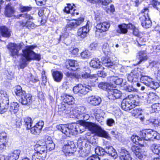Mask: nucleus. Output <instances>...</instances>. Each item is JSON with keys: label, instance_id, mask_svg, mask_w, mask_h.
<instances>
[{"label": "nucleus", "instance_id": "72a5a7b5", "mask_svg": "<svg viewBox=\"0 0 160 160\" xmlns=\"http://www.w3.org/2000/svg\"><path fill=\"white\" fill-rule=\"evenodd\" d=\"M90 66L95 68H99L101 66V62L98 58L92 60L90 63Z\"/></svg>", "mask_w": 160, "mask_h": 160}, {"label": "nucleus", "instance_id": "e433bc0d", "mask_svg": "<svg viewBox=\"0 0 160 160\" xmlns=\"http://www.w3.org/2000/svg\"><path fill=\"white\" fill-rule=\"evenodd\" d=\"M137 57L140 60L138 64L144 60H146L147 59V56L146 55V51H141L140 52L137 54Z\"/></svg>", "mask_w": 160, "mask_h": 160}, {"label": "nucleus", "instance_id": "c9c22d12", "mask_svg": "<svg viewBox=\"0 0 160 160\" xmlns=\"http://www.w3.org/2000/svg\"><path fill=\"white\" fill-rule=\"evenodd\" d=\"M140 81L141 82L144 83L146 85L148 86L151 81H152V78L147 76L143 75L141 73V74Z\"/></svg>", "mask_w": 160, "mask_h": 160}, {"label": "nucleus", "instance_id": "393cba45", "mask_svg": "<svg viewBox=\"0 0 160 160\" xmlns=\"http://www.w3.org/2000/svg\"><path fill=\"white\" fill-rule=\"evenodd\" d=\"M15 12L14 8L11 6V3H8L6 5L5 12V15L6 17H12L14 15Z\"/></svg>", "mask_w": 160, "mask_h": 160}, {"label": "nucleus", "instance_id": "f257e3e1", "mask_svg": "<svg viewBox=\"0 0 160 160\" xmlns=\"http://www.w3.org/2000/svg\"><path fill=\"white\" fill-rule=\"evenodd\" d=\"M36 47V45L27 46L25 48L22 50L23 57L20 62L19 65V68L23 69L28 64V61L32 60L39 61L41 59L40 55L33 51V49Z\"/></svg>", "mask_w": 160, "mask_h": 160}, {"label": "nucleus", "instance_id": "09e8293b", "mask_svg": "<svg viewBox=\"0 0 160 160\" xmlns=\"http://www.w3.org/2000/svg\"><path fill=\"white\" fill-rule=\"evenodd\" d=\"M148 86L155 90L159 88L160 85L158 82H154L152 80L151 81Z\"/></svg>", "mask_w": 160, "mask_h": 160}, {"label": "nucleus", "instance_id": "dca6fc26", "mask_svg": "<svg viewBox=\"0 0 160 160\" xmlns=\"http://www.w3.org/2000/svg\"><path fill=\"white\" fill-rule=\"evenodd\" d=\"M132 151L134 153L136 156L140 160H144L147 157L146 152L142 151L137 146H132L131 148Z\"/></svg>", "mask_w": 160, "mask_h": 160}, {"label": "nucleus", "instance_id": "8fccbe9b", "mask_svg": "<svg viewBox=\"0 0 160 160\" xmlns=\"http://www.w3.org/2000/svg\"><path fill=\"white\" fill-rule=\"evenodd\" d=\"M151 139L152 140L153 139H159L160 138V136L159 134L156 132L151 130Z\"/></svg>", "mask_w": 160, "mask_h": 160}, {"label": "nucleus", "instance_id": "c756f323", "mask_svg": "<svg viewBox=\"0 0 160 160\" xmlns=\"http://www.w3.org/2000/svg\"><path fill=\"white\" fill-rule=\"evenodd\" d=\"M110 26L109 23L105 22L102 23H98L96 26V28L101 29L103 32H104L108 30Z\"/></svg>", "mask_w": 160, "mask_h": 160}, {"label": "nucleus", "instance_id": "680f3d73", "mask_svg": "<svg viewBox=\"0 0 160 160\" xmlns=\"http://www.w3.org/2000/svg\"><path fill=\"white\" fill-rule=\"evenodd\" d=\"M46 147V150H49L51 151L54 149L55 147V144L54 143H52L47 146H45Z\"/></svg>", "mask_w": 160, "mask_h": 160}, {"label": "nucleus", "instance_id": "a19ab883", "mask_svg": "<svg viewBox=\"0 0 160 160\" xmlns=\"http://www.w3.org/2000/svg\"><path fill=\"white\" fill-rule=\"evenodd\" d=\"M102 50L105 55H110L111 51L110 50L109 45L107 43H104L102 46Z\"/></svg>", "mask_w": 160, "mask_h": 160}, {"label": "nucleus", "instance_id": "4d7b16f0", "mask_svg": "<svg viewBox=\"0 0 160 160\" xmlns=\"http://www.w3.org/2000/svg\"><path fill=\"white\" fill-rule=\"evenodd\" d=\"M90 74L86 72H81L79 75L80 78H83L84 79H86L88 78Z\"/></svg>", "mask_w": 160, "mask_h": 160}, {"label": "nucleus", "instance_id": "864d4df0", "mask_svg": "<svg viewBox=\"0 0 160 160\" xmlns=\"http://www.w3.org/2000/svg\"><path fill=\"white\" fill-rule=\"evenodd\" d=\"M158 108H160V104L159 103H155L152 105L151 108V112L153 113L156 112Z\"/></svg>", "mask_w": 160, "mask_h": 160}, {"label": "nucleus", "instance_id": "5fc2aeb1", "mask_svg": "<svg viewBox=\"0 0 160 160\" xmlns=\"http://www.w3.org/2000/svg\"><path fill=\"white\" fill-rule=\"evenodd\" d=\"M152 5L153 7L156 8L159 11L160 9L159 7L160 6V2L155 0H153L152 2Z\"/></svg>", "mask_w": 160, "mask_h": 160}, {"label": "nucleus", "instance_id": "4468645a", "mask_svg": "<svg viewBox=\"0 0 160 160\" xmlns=\"http://www.w3.org/2000/svg\"><path fill=\"white\" fill-rule=\"evenodd\" d=\"M58 112H62L66 114H69L71 115H73L74 117H77L76 113H75V111L72 110V107L66 104L62 103L58 105Z\"/></svg>", "mask_w": 160, "mask_h": 160}, {"label": "nucleus", "instance_id": "c03bdc74", "mask_svg": "<svg viewBox=\"0 0 160 160\" xmlns=\"http://www.w3.org/2000/svg\"><path fill=\"white\" fill-rule=\"evenodd\" d=\"M106 147L104 149L99 147H97L95 150L96 154L98 155L102 156L104 154L106 153Z\"/></svg>", "mask_w": 160, "mask_h": 160}, {"label": "nucleus", "instance_id": "20e7f679", "mask_svg": "<svg viewBox=\"0 0 160 160\" xmlns=\"http://www.w3.org/2000/svg\"><path fill=\"white\" fill-rule=\"evenodd\" d=\"M84 18H80L77 19L69 21L64 29L62 35L60 36V38L62 37L67 38L69 35L68 31L74 29L79 26L84 21Z\"/></svg>", "mask_w": 160, "mask_h": 160}, {"label": "nucleus", "instance_id": "a18cd8bd", "mask_svg": "<svg viewBox=\"0 0 160 160\" xmlns=\"http://www.w3.org/2000/svg\"><path fill=\"white\" fill-rule=\"evenodd\" d=\"M91 55V53L88 50H85L82 52L80 54V56L83 59L89 58Z\"/></svg>", "mask_w": 160, "mask_h": 160}, {"label": "nucleus", "instance_id": "1a4fd4ad", "mask_svg": "<svg viewBox=\"0 0 160 160\" xmlns=\"http://www.w3.org/2000/svg\"><path fill=\"white\" fill-rule=\"evenodd\" d=\"M138 102L134 100V98H127L123 100L121 103V107L123 110L128 111L138 105Z\"/></svg>", "mask_w": 160, "mask_h": 160}, {"label": "nucleus", "instance_id": "6ab92c4d", "mask_svg": "<svg viewBox=\"0 0 160 160\" xmlns=\"http://www.w3.org/2000/svg\"><path fill=\"white\" fill-rule=\"evenodd\" d=\"M108 92V97L109 99L114 100L119 98L122 96L121 92L117 89L109 90Z\"/></svg>", "mask_w": 160, "mask_h": 160}, {"label": "nucleus", "instance_id": "a211bd4d", "mask_svg": "<svg viewBox=\"0 0 160 160\" xmlns=\"http://www.w3.org/2000/svg\"><path fill=\"white\" fill-rule=\"evenodd\" d=\"M8 142L6 133L2 132L0 134V152H2L6 149Z\"/></svg>", "mask_w": 160, "mask_h": 160}, {"label": "nucleus", "instance_id": "a878e982", "mask_svg": "<svg viewBox=\"0 0 160 160\" xmlns=\"http://www.w3.org/2000/svg\"><path fill=\"white\" fill-rule=\"evenodd\" d=\"M20 151L16 150L9 153L6 158L7 160H17L19 158Z\"/></svg>", "mask_w": 160, "mask_h": 160}, {"label": "nucleus", "instance_id": "7c9ffc66", "mask_svg": "<svg viewBox=\"0 0 160 160\" xmlns=\"http://www.w3.org/2000/svg\"><path fill=\"white\" fill-rule=\"evenodd\" d=\"M0 36L2 37L8 38L10 36V32L8 28L5 26L0 27Z\"/></svg>", "mask_w": 160, "mask_h": 160}, {"label": "nucleus", "instance_id": "6e6552de", "mask_svg": "<svg viewBox=\"0 0 160 160\" xmlns=\"http://www.w3.org/2000/svg\"><path fill=\"white\" fill-rule=\"evenodd\" d=\"M83 138H78L77 142L78 147L79 148V152L82 157L86 156L88 153L90 151V146L87 145L84 142Z\"/></svg>", "mask_w": 160, "mask_h": 160}, {"label": "nucleus", "instance_id": "13d9d810", "mask_svg": "<svg viewBox=\"0 0 160 160\" xmlns=\"http://www.w3.org/2000/svg\"><path fill=\"white\" fill-rule=\"evenodd\" d=\"M32 9V7L28 6H23L21 7L20 10L21 12H25L30 11Z\"/></svg>", "mask_w": 160, "mask_h": 160}, {"label": "nucleus", "instance_id": "49530a36", "mask_svg": "<svg viewBox=\"0 0 160 160\" xmlns=\"http://www.w3.org/2000/svg\"><path fill=\"white\" fill-rule=\"evenodd\" d=\"M150 125H152L154 127H158L160 125V120L158 119H151L149 120Z\"/></svg>", "mask_w": 160, "mask_h": 160}, {"label": "nucleus", "instance_id": "f03ea898", "mask_svg": "<svg viewBox=\"0 0 160 160\" xmlns=\"http://www.w3.org/2000/svg\"><path fill=\"white\" fill-rule=\"evenodd\" d=\"M83 125L96 136L107 138L108 134L101 127L95 123L88 122H83Z\"/></svg>", "mask_w": 160, "mask_h": 160}, {"label": "nucleus", "instance_id": "473e14b6", "mask_svg": "<svg viewBox=\"0 0 160 160\" xmlns=\"http://www.w3.org/2000/svg\"><path fill=\"white\" fill-rule=\"evenodd\" d=\"M19 110L18 103L17 102H13L10 104L9 107V111L12 114H15Z\"/></svg>", "mask_w": 160, "mask_h": 160}, {"label": "nucleus", "instance_id": "4be33fe9", "mask_svg": "<svg viewBox=\"0 0 160 160\" xmlns=\"http://www.w3.org/2000/svg\"><path fill=\"white\" fill-rule=\"evenodd\" d=\"M120 160H132L128 152L124 148H122L119 151Z\"/></svg>", "mask_w": 160, "mask_h": 160}, {"label": "nucleus", "instance_id": "58836bf2", "mask_svg": "<svg viewBox=\"0 0 160 160\" xmlns=\"http://www.w3.org/2000/svg\"><path fill=\"white\" fill-rule=\"evenodd\" d=\"M111 82L113 84H115L116 85H121L123 81V79L122 78H118L117 77H112L110 78Z\"/></svg>", "mask_w": 160, "mask_h": 160}, {"label": "nucleus", "instance_id": "f704fd0d", "mask_svg": "<svg viewBox=\"0 0 160 160\" xmlns=\"http://www.w3.org/2000/svg\"><path fill=\"white\" fill-rule=\"evenodd\" d=\"M88 78L90 79L88 83L92 86H94L98 82L97 75L96 74H90Z\"/></svg>", "mask_w": 160, "mask_h": 160}, {"label": "nucleus", "instance_id": "37998d69", "mask_svg": "<svg viewBox=\"0 0 160 160\" xmlns=\"http://www.w3.org/2000/svg\"><path fill=\"white\" fill-rule=\"evenodd\" d=\"M152 149L153 152L157 155L160 154V144L154 143L152 145Z\"/></svg>", "mask_w": 160, "mask_h": 160}, {"label": "nucleus", "instance_id": "aec40b11", "mask_svg": "<svg viewBox=\"0 0 160 160\" xmlns=\"http://www.w3.org/2000/svg\"><path fill=\"white\" fill-rule=\"evenodd\" d=\"M89 26L87 23L85 26L78 29L77 35L81 39H83L87 36V33L89 32Z\"/></svg>", "mask_w": 160, "mask_h": 160}, {"label": "nucleus", "instance_id": "7ed1b4c3", "mask_svg": "<svg viewBox=\"0 0 160 160\" xmlns=\"http://www.w3.org/2000/svg\"><path fill=\"white\" fill-rule=\"evenodd\" d=\"M14 92L17 96L20 97V102L22 105H28L31 103V95L29 94H26L25 91L22 90L20 86H16Z\"/></svg>", "mask_w": 160, "mask_h": 160}, {"label": "nucleus", "instance_id": "603ef678", "mask_svg": "<svg viewBox=\"0 0 160 160\" xmlns=\"http://www.w3.org/2000/svg\"><path fill=\"white\" fill-rule=\"evenodd\" d=\"M67 6L65 7L64 9V11L67 13H71V11L73 9V8L71 4H67Z\"/></svg>", "mask_w": 160, "mask_h": 160}, {"label": "nucleus", "instance_id": "4c0bfd02", "mask_svg": "<svg viewBox=\"0 0 160 160\" xmlns=\"http://www.w3.org/2000/svg\"><path fill=\"white\" fill-rule=\"evenodd\" d=\"M69 65L71 67L70 69L72 71H75L77 70L78 68V64L77 61L72 60H70L68 61Z\"/></svg>", "mask_w": 160, "mask_h": 160}, {"label": "nucleus", "instance_id": "b1692460", "mask_svg": "<svg viewBox=\"0 0 160 160\" xmlns=\"http://www.w3.org/2000/svg\"><path fill=\"white\" fill-rule=\"evenodd\" d=\"M151 129H145L142 130L140 132V136L142 140L143 139L148 141L151 139Z\"/></svg>", "mask_w": 160, "mask_h": 160}, {"label": "nucleus", "instance_id": "39448f33", "mask_svg": "<svg viewBox=\"0 0 160 160\" xmlns=\"http://www.w3.org/2000/svg\"><path fill=\"white\" fill-rule=\"evenodd\" d=\"M62 142L64 145L62 151L66 156H71L76 151L77 148L73 141L65 138L62 140Z\"/></svg>", "mask_w": 160, "mask_h": 160}, {"label": "nucleus", "instance_id": "9d476101", "mask_svg": "<svg viewBox=\"0 0 160 160\" xmlns=\"http://www.w3.org/2000/svg\"><path fill=\"white\" fill-rule=\"evenodd\" d=\"M149 9L148 8L145 7L141 11L142 13H144V15L141 17L139 19L141 22L142 26L146 28H150L152 24V22L150 20L148 16Z\"/></svg>", "mask_w": 160, "mask_h": 160}, {"label": "nucleus", "instance_id": "de8ad7c7", "mask_svg": "<svg viewBox=\"0 0 160 160\" xmlns=\"http://www.w3.org/2000/svg\"><path fill=\"white\" fill-rule=\"evenodd\" d=\"M131 139L133 143L137 144H140V142L142 140L141 137H139L136 135L132 136L131 137Z\"/></svg>", "mask_w": 160, "mask_h": 160}, {"label": "nucleus", "instance_id": "0e129e2a", "mask_svg": "<svg viewBox=\"0 0 160 160\" xmlns=\"http://www.w3.org/2000/svg\"><path fill=\"white\" fill-rule=\"evenodd\" d=\"M97 75L100 77L104 78L106 76V73L104 71H98Z\"/></svg>", "mask_w": 160, "mask_h": 160}, {"label": "nucleus", "instance_id": "338daca9", "mask_svg": "<svg viewBox=\"0 0 160 160\" xmlns=\"http://www.w3.org/2000/svg\"><path fill=\"white\" fill-rule=\"evenodd\" d=\"M99 1L103 5L107 6L111 1V0H99Z\"/></svg>", "mask_w": 160, "mask_h": 160}, {"label": "nucleus", "instance_id": "3c124183", "mask_svg": "<svg viewBox=\"0 0 160 160\" xmlns=\"http://www.w3.org/2000/svg\"><path fill=\"white\" fill-rule=\"evenodd\" d=\"M65 75L67 77L71 78H78V74L76 72H67Z\"/></svg>", "mask_w": 160, "mask_h": 160}, {"label": "nucleus", "instance_id": "774afa93", "mask_svg": "<svg viewBox=\"0 0 160 160\" xmlns=\"http://www.w3.org/2000/svg\"><path fill=\"white\" fill-rule=\"evenodd\" d=\"M86 160H100V158L98 156L94 155L88 157Z\"/></svg>", "mask_w": 160, "mask_h": 160}, {"label": "nucleus", "instance_id": "0eeeda50", "mask_svg": "<svg viewBox=\"0 0 160 160\" xmlns=\"http://www.w3.org/2000/svg\"><path fill=\"white\" fill-rule=\"evenodd\" d=\"M9 103V96L6 92H0V113L5 112Z\"/></svg>", "mask_w": 160, "mask_h": 160}, {"label": "nucleus", "instance_id": "f3484780", "mask_svg": "<svg viewBox=\"0 0 160 160\" xmlns=\"http://www.w3.org/2000/svg\"><path fill=\"white\" fill-rule=\"evenodd\" d=\"M141 72L138 70V69H135L132 70L128 74V79L129 81L134 83L138 81V78L140 76Z\"/></svg>", "mask_w": 160, "mask_h": 160}, {"label": "nucleus", "instance_id": "c85d7f7f", "mask_svg": "<svg viewBox=\"0 0 160 160\" xmlns=\"http://www.w3.org/2000/svg\"><path fill=\"white\" fill-rule=\"evenodd\" d=\"M53 78L56 82H60L62 79L63 75L62 73L58 71H53L52 73Z\"/></svg>", "mask_w": 160, "mask_h": 160}, {"label": "nucleus", "instance_id": "423d86ee", "mask_svg": "<svg viewBox=\"0 0 160 160\" xmlns=\"http://www.w3.org/2000/svg\"><path fill=\"white\" fill-rule=\"evenodd\" d=\"M34 150L36 152L32 155H35L36 158L40 160H45L46 153V147L41 141L39 142L35 146Z\"/></svg>", "mask_w": 160, "mask_h": 160}, {"label": "nucleus", "instance_id": "052dcab7", "mask_svg": "<svg viewBox=\"0 0 160 160\" xmlns=\"http://www.w3.org/2000/svg\"><path fill=\"white\" fill-rule=\"evenodd\" d=\"M108 84L103 82L99 83L98 85V87L102 89L105 90L107 88Z\"/></svg>", "mask_w": 160, "mask_h": 160}, {"label": "nucleus", "instance_id": "69168bd1", "mask_svg": "<svg viewBox=\"0 0 160 160\" xmlns=\"http://www.w3.org/2000/svg\"><path fill=\"white\" fill-rule=\"evenodd\" d=\"M46 0H35L36 4L39 6L44 5L46 3Z\"/></svg>", "mask_w": 160, "mask_h": 160}, {"label": "nucleus", "instance_id": "6e6d98bb", "mask_svg": "<svg viewBox=\"0 0 160 160\" xmlns=\"http://www.w3.org/2000/svg\"><path fill=\"white\" fill-rule=\"evenodd\" d=\"M19 16L25 18L27 19L28 20L33 19V17L31 16L28 13L21 14L19 15Z\"/></svg>", "mask_w": 160, "mask_h": 160}, {"label": "nucleus", "instance_id": "2f4dec72", "mask_svg": "<svg viewBox=\"0 0 160 160\" xmlns=\"http://www.w3.org/2000/svg\"><path fill=\"white\" fill-rule=\"evenodd\" d=\"M63 102L64 103L69 105H72L75 103V100L74 98L72 96L66 95L64 97L63 99Z\"/></svg>", "mask_w": 160, "mask_h": 160}, {"label": "nucleus", "instance_id": "412c9836", "mask_svg": "<svg viewBox=\"0 0 160 160\" xmlns=\"http://www.w3.org/2000/svg\"><path fill=\"white\" fill-rule=\"evenodd\" d=\"M44 122L42 121H40L33 127L31 128V133L35 135L39 134L41 131Z\"/></svg>", "mask_w": 160, "mask_h": 160}, {"label": "nucleus", "instance_id": "bf43d9fd", "mask_svg": "<svg viewBox=\"0 0 160 160\" xmlns=\"http://www.w3.org/2000/svg\"><path fill=\"white\" fill-rule=\"evenodd\" d=\"M97 30L96 31V37L98 38H101L102 36V32L103 31L100 29L96 28Z\"/></svg>", "mask_w": 160, "mask_h": 160}, {"label": "nucleus", "instance_id": "5701e85b", "mask_svg": "<svg viewBox=\"0 0 160 160\" xmlns=\"http://www.w3.org/2000/svg\"><path fill=\"white\" fill-rule=\"evenodd\" d=\"M88 101L91 105L96 106L99 105L101 102L100 98L95 96H92L88 98Z\"/></svg>", "mask_w": 160, "mask_h": 160}, {"label": "nucleus", "instance_id": "ea45409f", "mask_svg": "<svg viewBox=\"0 0 160 160\" xmlns=\"http://www.w3.org/2000/svg\"><path fill=\"white\" fill-rule=\"evenodd\" d=\"M25 125L28 129H31L32 128V124L33 121L31 118L29 117H27L24 118Z\"/></svg>", "mask_w": 160, "mask_h": 160}, {"label": "nucleus", "instance_id": "cd10ccee", "mask_svg": "<svg viewBox=\"0 0 160 160\" xmlns=\"http://www.w3.org/2000/svg\"><path fill=\"white\" fill-rule=\"evenodd\" d=\"M19 23L22 27H26L29 29H33L36 26L34 23L29 21H27L26 22L20 21Z\"/></svg>", "mask_w": 160, "mask_h": 160}, {"label": "nucleus", "instance_id": "2eb2a0df", "mask_svg": "<svg viewBox=\"0 0 160 160\" xmlns=\"http://www.w3.org/2000/svg\"><path fill=\"white\" fill-rule=\"evenodd\" d=\"M71 126L66 124H60L57 126V128L64 133L66 136L70 137L74 134V130L71 128Z\"/></svg>", "mask_w": 160, "mask_h": 160}, {"label": "nucleus", "instance_id": "e2e57ef3", "mask_svg": "<svg viewBox=\"0 0 160 160\" xmlns=\"http://www.w3.org/2000/svg\"><path fill=\"white\" fill-rule=\"evenodd\" d=\"M107 123L108 126H112L115 123V121L112 118H108L107 120Z\"/></svg>", "mask_w": 160, "mask_h": 160}, {"label": "nucleus", "instance_id": "bb28decb", "mask_svg": "<svg viewBox=\"0 0 160 160\" xmlns=\"http://www.w3.org/2000/svg\"><path fill=\"white\" fill-rule=\"evenodd\" d=\"M106 153H107L109 155L113 157L115 159L116 158L118 155L117 152L115 149L112 146H107L106 147Z\"/></svg>", "mask_w": 160, "mask_h": 160}, {"label": "nucleus", "instance_id": "9b49d317", "mask_svg": "<svg viewBox=\"0 0 160 160\" xmlns=\"http://www.w3.org/2000/svg\"><path fill=\"white\" fill-rule=\"evenodd\" d=\"M91 90V87L90 86L83 85L82 84H78L74 86L73 89L74 94H78L80 96L85 95Z\"/></svg>", "mask_w": 160, "mask_h": 160}, {"label": "nucleus", "instance_id": "ddd939ff", "mask_svg": "<svg viewBox=\"0 0 160 160\" xmlns=\"http://www.w3.org/2000/svg\"><path fill=\"white\" fill-rule=\"evenodd\" d=\"M21 44L9 43L7 45V48L10 55L12 57L18 56L19 55V52L21 49Z\"/></svg>", "mask_w": 160, "mask_h": 160}, {"label": "nucleus", "instance_id": "79ce46f5", "mask_svg": "<svg viewBox=\"0 0 160 160\" xmlns=\"http://www.w3.org/2000/svg\"><path fill=\"white\" fill-rule=\"evenodd\" d=\"M109 56H107L106 57H103L101 58L102 63L106 67L110 65L111 64V60L109 57Z\"/></svg>", "mask_w": 160, "mask_h": 160}, {"label": "nucleus", "instance_id": "f8f14e48", "mask_svg": "<svg viewBox=\"0 0 160 160\" xmlns=\"http://www.w3.org/2000/svg\"><path fill=\"white\" fill-rule=\"evenodd\" d=\"M118 27L119 29L117 30L118 33H125L128 31V28H129L130 29H133V34L134 35L137 36L139 35V32L138 29L131 24H124L119 25Z\"/></svg>", "mask_w": 160, "mask_h": 160}]
</instances>
